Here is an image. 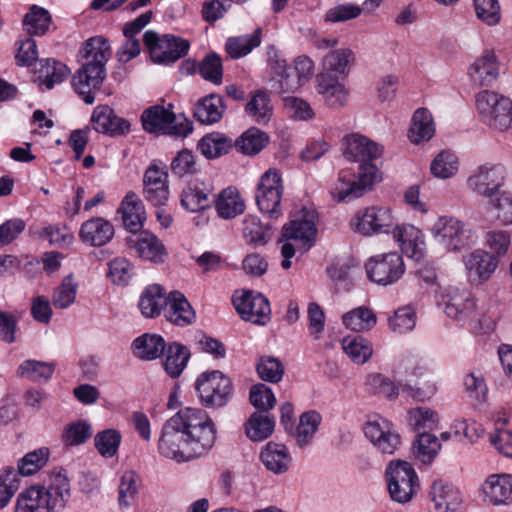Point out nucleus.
Segmentation results:
<instances>
[{"label": "nucleus", "instance_id": "f8f14e48", "mask_svg": "<svg viewBox=\"0 0 512 512\" xmlns=\"http://www.w3.org/2000/svg\"><path fill=\"white\" fill-rule=\"evenodd\" d=\"M432 234L440 244L452 251L466 249L476 241V236L466 224L448 216L438 218L432 227Z\"/></svg>", "mask_w": 512, "mask_h": 512}, {"label": "nucleus", "instance_id": "ddd939ff", "mask_svg": "<svg viewBox=\"0 0 512 512\" xmlns=\"http://www.w3.org/2000/svg\"><path fill=\"white\" fill-rule=\"evenodd\" d=\"M365 270L372 282L387 286L401 279L406 268L401 254L389 252L369 258Z\"/></svg>", "mask_w": 512, "mask_h": 512}, {"label": "nucleus", "instance_id": "de8ad7c7", "mask_svg": "<svg viewBox=\"0 0 512 512\" xmlns=\"http://www.w3.org/2000/svg\"><path fill=\"white\" fill-rule=\"evenodd\" d=\"M321 419L320 413L315 410L306 411L300 416L299 424L292 432L299 446L303 447L311 442Z\"/></svg>", "mask_w": 512, "mask_h": 512}, {"label": "nucleus", "instance_id": "4d7b16f0", "mask_svg": "<svg viewBox=\"0 0 512 512\" xmlns=\"http://www.w3.org/2000/svg\"><path fill=\"white\" fill-rule=\"evenodd\" d=\"M256 371L263 381L278 383L284 375V366L278 358L264 355L258 359Z\"/></svg>", "mask_w": 512, "mask_h": 512}, {"label": "nucleus", "instance_id": "7ed1b4c3", "mask_svg": "<svg viewBox=\"0 0 512 512\" xmlns=\"http://www.w3.org/2000/svg\"><path fill=\"white\" fill-rule=\"evenodd\" d=\"M82 65L72 78L75 92L86 104L95 101L94 91L99 90L106 78V63L111 56L108 39L94 36L87 39L79 51Z\"/></svg>", "mask_w": 512, "mask_h": 512}, {"label": "nucleus", "instance_id": "603ef678", "mask_svg": "<svg viewBox=\"0 0 512 512\" xmlns=\"http://www.w3.org/2000/svg\"><path fill=\"white\" fill-rule=\"evenodd\" d=\"M344 352L357 364L365 363L372 355V347L362 336H346L342 340Z\"/></svg>", "mask_w": 512, "mask_h": 512}, {"label": "nucleus", "instance_id": "6e6552de", "mask_svg": "<svg viewBox=\"0 0 512 512\" xmlns=\"http://www.w3.org/2000/svg\"><path fill=\"white\" fill-rule=\"evenodd\" d=\"M476 109L481 121L498 131L512 127V100L495 91L483 90L476 95Z\"/></svg>", "mask_w": 512, "mask_h": 512}, {"label": "nucleus", "instance_id": "4468645a", "mask_svg": "<svg viewBox=\"0 0 512 512\" xmlns=\"http://www.w3.org/2000/svg\"><path fill=\"white\" fill-rule=\"evenodd\" d=\"M283 185L280 174L277 170H268L260 178L255 199L258 208L262 213L271 218H278L282 215L281 199Z\"/></svg>", "mask_w": 512, "mask_h": 512}, {"label": "nucleus", "instance_id": "c756f323", "mask_svg": "<svg viewBox=\"0 0 512 512\" xmlns=\"http://www.w3.org/2000/svg\"><path fill=\"white\" fill-rule=\"evenodd\" d=\"M431 500L436 510L456 511L463 502L460 490L453 484L442 480L435 481L430 490Z\"/></svg>", "mask_w": 512, "mask_h": 512}, {"label": "nucleus", "instance_id": "6e6d98bb", "mask_svg": "<svg viewBox=\"0 0 512 512\" xmlns=\"http://www.w3.org/2000/svg\"><path fill=\"white\" fill-rule=\"evenodd\" d=\"M438 415L435 411L426 407H418L408 412L409 425L415 432L421 433L433 430L438 425Z\"/></svg>", "mask_w": 512, "mask_h": 512}, {"label": "nucleus", "instance_id": "412c9836", "mask_svg": "<svg viewBox=\"0 0 512 512\" xmlns=\"http://www.w3.org/2000/svg\"><path fill=\"white\" fill-rule=\"evenodd\" d=\"M128 245L134 249L138 257L154 264L165 262L168 252L163 242L149 231H141L128 240Z\"/></svg>", "mask_w": 512, "mask_h": 512}, {"label": "nucleus", "instance_id": "a19ab883", "mask_svg": "<svg viewBox=\"0 0 512 512\" xmlns=\"http://www.w3.org/2000/svg\"><path fill=\"white\" fill-rule=\"evenodd\" d=\"M435 132L431 113L426 108L417 109L412 117L409 138L413 143L429 140Z\"/></svg>", "mask_w": 512, "mask_h": 512}, {"label": "nucleus", "instance_id": "680f3d73", "mask_svg": "<svg viewBox=\"0 0 512 512\" xmlns=\"http://www.w3.org/2000/svg\"><path fill=\"white\" fill-rule=\"evenodd\" d=\"M476 17L488 26H496L501 21L499 0H472Z\"/></svg>", "mask_w": 512, "mask_h": 512}, {"label": "nucleus", "instance_id": "f03ea898", "mask_svg": "<svg viewBox=\"0 0 512 512\" xmlns=\"http://www.w3.org/2000/svg\"><path fill=\"white\" fill-rule=\"evenodd\" d=\"M381 154L382 147L369 138L358 134L347 136L344 156L349 161L359 163L358 176L351 179L341 172L337 184L331 191L333 198L338 202H349L364 195L380 181L379 169L373 162Z\"/></svg>", "mask_w": 512, "mask_h": 512}, {"label": "nucleus", "instance_id": "39448f33", "mask_svg": "<svg viewBox=\"0 0 512 512\" xmlns=\"http://www.w3.org/2000/svg\"><path fill=\"white\" fill-rule=\"evenodd\" d=\"M352 59L353 52L348 48L333 50L323 58V70L316 77L317 91L331 108L342 107L347 102V91L340 79L347 75Z\"/></svg>", "mask_w": 512, "mask_h": 512}, {"label": "nucleus", "instance_id": "052dcab7", "mask_svg": "<svg viewBox=\"0 0 512 512\" xmlns=\"http://www.w3.org/2000/svg\"><path fill=\"white\" fill-rule=\"evenodd\" d=\"M121 443V434L115 429H106L95 435L94 444L99 454L106 458L115 456Z\"/></svg>", "mask_w": 512, "mask_h": 512}, {"label": "nucleus", "instance_id": "0eeeda50", "mask_svg": "<svg viewBox=\"0 0 512 512\" xmlns=\"http://www.w3.org/2000/svg\"><path fill=\"white\" fill-rule=\"evenodd\" d=\"M143 129L148 133L186 137L193 131V123L183 115H176L172 111V104L168 108L153 105L146 108L141 115Z\"/></svg>", "mask_w": 512, "mask_h": 512}, {"label": "nucleus", "instance_id": "ea45409f", "mask_svg": "<svg viewBox=\"0 0 512 512\" xmlns=\"http://www.w3.org/2000/svg\"><path fill=\"white\" fill-rule=\"evenodd\" d=\"M274 417L269 413L253 412L245 423V432L252 441H263L274 431Z\"/></svg>", "mask_w": 512, "mask_h": 512}, {"label": "nucleus", "instance_id": "bf43d9fd", "mask_svg": "<svg viewBox=\"0 0 512 512\" xmlns=\"http://www.w3.org/2000/svg\"><path fill=\"white\" fill-rule=\"evenodd\" d=\"M201 77L215 85H220L223 79V66L220 56L214 52L207 54L198 65Z\"/></svg>", "mask_w": 512, "mask_h": 512}, {"label": "nucleus", "instance_id": "1a4fd4ad", "mask_svg": "<svg viewBox=\"0 0 512 512\" xmlns=\"http://www.w3.org/2000/svg\"><path fill=\"white\" fill-rule=\"evenodd\" d=\"M143 42L150 58L157 64H171L184 57L190 48L188 40L181 37L158 33L148 30L143 35Z\"/></svg>", "mask_w": 512, "mask_h": 512}, {"label": "nucleus", "instance_id": "6ab92c4d", "mask_svg": "<svg viewBox=\"0 0 512 512\" xmlns=\"http://www.w3.org/2000/svg\"><path fill=\"white\" fill-rule=\"evenodd\" d=\"M393 225L394 217L387 207H367L356 215V231L364 236L388 233Z\"/></svg>", "mask_w": 512, "mask_h": 512}, {"label": "nucleus", "instance_id": "58836bf2", "mask_svg": "<svg viewBox=\"0 0 512 512\" xmlns=\"http://www.w3.org/2000/svg\"><path fill=\"white\" fill-rule=\"evenodd\" d=\"M214 202L218 215L224 219L234 218L243 213L245 209L239 192L232 187L224 189Z\"/></svg>", "mask_w": 512, "mask_h": 512}, {"label": "nucleus", "instance_id": "c85d7f7f", "mask_svg": "<svg viewBox=\"0 0 512 512\" xmlns=\"http://www.w3.org/2000/svg\"><path fill=\"white\" fill-rule=\"evenodd\" d=\"M393 233L404 253L417 259L423 256L425 241L420 229L411 224H402L397 225Z\"/></svg>", "mask_w": 512, "mask_h": 512}, {"label": "nucleus", "instance_id": "bb28decb", "mask_svg": "<svg viewBox=\"0 0 512 512\" xmlns=\"http://www.w3.org/2000/svg\"><path fill=\"white\" fill-rule=\"evenodd\" d=\"M214 202L212 189L203 182H190L182 190L181 206L190 212H200L211 207Z\"/></svg>", "mask_w": 512, "mask_h": 512}, {"label": "nucleus", "instance_id": "5fc2aeb1", "mask_svg": "<svg viewBox=\"0 0 512 512\" xmlns=\"http://www.w3.org/2000/svg\"><path fill=\"white\" fill-rule=\"evenodd\" d=\"M441 444L438 438L428 432L418 434L413 444L416 457L423 463H430L438 454Z\"/></svg>", "mask_w": 512, "mask_h": 512}, {"label": "nucleus", "instance_id": "dca6fc26", "mask_svg": "<svg viewBox=\"0 0 512 512\" xmlns=\"http://www.w3.org/2000/svg\"><path fill=\"white\" fill-rule=\"evenodd\" d=\"M232 302L244 321L263 326L271 319L270 303L261 293L251 290L243 291L241 296H234Z\"/></svg>", "mask_w": 512, "mask_h": 512}, {"label": "nucleus", "instance_id": "3c124183", "mask_svg": "<svg viewBox=\"0 0 512 512\" xmlns=\"http://www.w3.org/2000/svg\"><path fill=\"white\" fill-rule=\"evenodd\" d=\"M54 370V363L36 360H26L18 368V372L22 377L34 382L48 381L52 377Z\"/></svg>", "mask_w": 512, "mask_h": 512}, {"label": "nucleus", "instance_id": "e433bc0d", "mask_svg": "<svg viewBox=\"0 0 512 512\" xmlns=\"http://www.w3.org/2000/svg\"><path fill=\"white\" fill-rule=\"evenodd\" d=\"M134 355L142 360H154L159 358L166 349V343L158 334H143L132 343Z\"/></svg>", "mask_w": 512, "mask_h": 512}, {"label": "nucleus", "instance_id": "864d4df0", "mask_svg": "<svg viewBox=\"0 0 512 512\" xmlns=\"http://www.w3.org/2000/svg\"><path fill=\"white\" fill-rule=\"evenodd\" d=\"M49 455V449L46 447L27 453L18 461L17 477L30 476L39 471L47 463Z\"/></svg>", "mask_w": 512, "mask_h": 512}, {"label": "nucleus", "instance_id": "a18cd8bd", "mask_svg": "<svg viewBox=\"0 0 512 512\" xmlns=\"http://www.w3.org/2000/svg\"><path fill=\"white\" fill-rule=\"evenodd\" d=\"M189 358L190 352L186 346L179 343L168 345L163 363L166 373L172 378L178 377L186 367Z\"/></svg>", "mask_w": 512, "mask_h": 512}, {"label": "nucleus", "instance_id": "a211bd4d", "mask_svg": "<svg viewBox=\"0 0 512 512\" xmlns=\"http://www.w3.org/2000/svg\"><path fill=\"white\" fill-rule=\"evenodd\" d=\"M316 213L313 209L303 207L299 214L282 229V238L286 240H299L305 250H308L315 241L317 228L315 224Z\"/></svg>", "mask_w": 512, "mask_h": 512}, {"label": "nucleus", "instance_id": "aec40b11", "mask_svg": "<svg viewBox=\"0 0 512 512\" xmlns=\"http://www.w3.org/2000/svg\"><path fill=\"white\" fill-rule=\"evenodd\" d=\"M143 196L155 207L164 206L169 199L168 174L152 163L143 176Z\"/></svg>", "mask_w": 512, "mask_h": 512}, {"label": "nucleus", "instance_id": "473e14b6", "mask_svg": "<svg viewBox=\"0 0 512 512\" xmlns=\"http://www.w3.org/2000/svg\"><path fill=\"white\" fill-rule=\"evenodd\" d=\"M260 460L267 470L275 473H285L290 466L291 457L285 445L268 442L260 452Z\"/></svg>", "mask_w": 512, "mask_h": 512}, {"label": "nucleus", "instance_id": "09e8293b", "mask_svg": "<svg viewBox=\"0 0 512 512\" xmlns=\"http://www.w3.org/2000/svg\"><path fill=\"white\" fill-rule=\"evenodd\" d=\"M342 322L345 327L356 332H362L373 328L376 325L377 318L371 309L361 306L345 313L342 316Z\"/></svg>", "mask_w": 512, "mask_h": 512}, {"label": "nucleus", "instance_id": "5701e85b", "mask_svg": "<svg viewBox=\"0 0 512 512\" xmlns=\"http://www.w3.org/2000/svg\"><path fill=\"white\" fill-rule=\"evenodd\" d=\"M484 501L494 506L512 503V475L492 474L482 485Z\"/></svg>", "mask_w": 512, "mask_h": 512}, {"label": "nucleus", "instance_id": "2eb2a0df", "mask_svg": "<svg viewBox=\"0 0 512 512\" xmlns=\"http://www.w3.org/2000/svg\"><path fill=\"white\" fill-rule=\"evenodd\" d=\"M506 180V169L501 164H484L468 177L467 186L478 195L492 199L499 194Z\"/></svg>", "mask_w": 512, "mask_h": 512}, {"label": "nucleus", "instance_id": "cd10ccee", "mask_svg": "<svg viewBox=\"0 0 512 512\" xmlns=\"http://www.w3.org/2000/svg\"><path fill=\"white\" fill-rule=\"evenodd\" d=\"M225 110L223 97L211 93L198 99L193 108V117L201 124L212 125L222 119Z\"/></svg>", "mask_w": 512, "mask_h": 512}, {"label": "nucleus", "instance_id": "37998d69", "mask_svg": "<svg viewBox=\"0 0 512 512\" xmlns=\"http://www.w3.org/2000/svg\"><path fill=\"white\" fill-rule=\"evenodd\" d=\"M262 29L257 28L251 35H243L228 38L225 49L233 59L248 55L254 48L261 44Z\"/></svg>", "mask_w": 512, "mask_h": 512}, {"label": "nucleus", "instance_id": "69168bd1", "mask_svg": "<svg viewBox=\"0 0 512 512\" xmlns=\"http://www.w3.org/2000/svg\"><path fill=\"white\" fill-rule=\"evenodd\" d=\"M19 480L17 478L16 469L6 467L0 475V509L8 505L11 498L18 490Z\"/></svg>", "mask_w": 512, "mask_h": 512}, {"label": "nucleus", "instance_id": "9d476101", "mask_svg": "<svg viewBox=\"0 0 512 512\" xmlns=\"http://www.w3.org/2000/svg\"><path fill=\"white\" fill-rule=\"evenodd\" d=\"M195 389L206 407L225 406L232 397L231 379L219 370L202 373L196 380Z\"/></svg>", "mask_w": 512, "mask_h": 512}, {"label": "nucleus", "instance_id": "0e129e2a", "mask_svg": "<svg viewBox=\"0 0 512 512\" xmlns=\"http://www.w3.org/2000/svg\"><path fill=\"white\" fill-rule=\"evenodd\" d=\"M430 170L438 178L446 179L453 176L458 170L457 156L449 151H441L432 161Z\"/></svg>", "mask_w": 512, "mask_h": 512}, {"label": "nucleus", "instance_id": "423d86ee", "mask_svg": "<svg viewBox=\"0 0 512 512\" xmlns=\"http://www.w3.org/2000/svg\"><path fill=\"white\" fill-rule=\"evenodd\" d=\"M267 57L272 87L281 94L295 92L313 74L314 63L307 56H298L294 60V66L288 67L280 51L275 46H269L267 48Z\"/></svg>", "mask_w": 512, "mask_h": 512}, {"label": "nucleus", "instance_id": "338daca9", "mask_svg": "<svg viewBox=\"0 0 512 512\" xmlns=\"http://www.w3.org/2000/svg\"><path fill=\"white\" fill-rule=\"evenodd\" d=\"M170 168L177 177L195 174L197 172V164L193 152L189 149L179 151L172 159Z\"/></svg>", "mask_w": 512, "mask_h": 512}, {"label": "nucleus", "instance_id": "13d9d810", "mask_svg": "<svg viewBox=\"0 0 512 512\" xmlns=\"http://www.w3.org/2000/svg\"><path fill=\"white\" fill-rule=\"evenodd\" d=\"M139 476L134 471H126L120 479L118 503L121 508L131 506L138 493Z\"/></svg>", "mask_w": 512, "mask_h": 512}, {"label": "nucleus", "instance_id": "4be33fe9", "mask_svg": "<svg viewBox=\"0 0 512 512\" xmlns=\"http://www.w3.org/2000/svg\"><path fill=\"white\" fill-rule=\"evenodd\" d=\"M91 121L93 128L109 136H123L130 132V122L116 115L108 105H98L94 108Z\"/></svg>", "mask_w": 512, "mask_h": 512}, {"label": "nucleus", "instance_id": "c03bdc74", "mask_svg": "<svg viewBox=\"0 0 512 512\" xmlns=\"http://www.w3.org/2000/svg\"><path fill=\"white\" fill-rule=\"evenodd\" d=\"M37 73L40 84H44L47 89H52L65 80L70 70L62 62L46 59L40 62Z\"/></svg>", "mask_w": 512, "mask_h": 512}, {"label": "nucleus", "instance_id": "2f4dec72", "mask_svg": "<svg viewBox=\"0 0 512 512\" xmlns=\"http://www.w3.org/2000/svg\"><path fill=\"white\" fill-rule=\"evenodd\" d=\"M121 214L124 227L131 233H137L145 220L144 207L134 192H129L121 202L118 209Z\"/></svg>", "mask_w": 512, "mask_h": 512}, {"label": "nucleus", "instance_id": "f257e3e1", "mask_svg": "<svg viewBox=\"0 0 512 512\" xmlns=\"http://www.w3.org/2000/svg\"><path fill=\"white\" fill-rule=\"evenodd\" d=\"M215 441L216 427L209 415L186 407L165 422L158 449L166 458L187 462L206 454Z\"/></svg>", "mask_w": 512, "mask_h": 512}, {"label": "nucleus", "instance_id": "393cba45", "mask_svg": "<svg viewBox=\"0 0 512 512\" xmlns=\"http://www.w3.org/2000/svg\"><path fill=\"white\" fill-rule=\"evenodd\" d=\"M164 317L176 326L185 327L196 320V313L184 294L175 290L168 295Z\"/></svg>", "mask_w": 512, "mask_h": 512}, {"label": "nucleus", "instance_id": "72a5a7b5", "mask_svg": "<svg viewBox=\"0 0 512 512\" xmlns=\"http://www.w3.org/2000/svg\"><path fill=\"white\" fill-rule=\"evenodd\" d=\"M497 265L498 260L494 255L480 249L472 252L465 260L469 276L480 281L489 279Z\"/></svg>", "mask_w": 512, "mask_h": 512}, {"label": "nucleus", "instance_id": "774afa93", "mask_svg": "<svg viewBox=\"0 0 512 512\" xmlns=\"http://www.w3.org/2000/svg\"><path fill=\"white\" fill-rule=\"evenodd\" d=\"M416 324L415 311L410 307H402L395 311L389 318L390 328L397 333H406L411 331Z\"/></svg>", "mask_w": 512, "mask_h": 512}, {"label": "nucleus", "instance_id": "8fccbe9b", "mask_svg": "<svg viewBox=\"0 0 512 512\" xmlns=\"http://www.w3.org/2000/svg\"><path fill=\"white\" fill-rule=\"evenodd\" d=\"M243 237L248 244L264 246L271 238L270 228L256 216H248L243 222Z\"/></svg>", "mask_w": 512, "mask_h": 512}, {"label": "nucleus", "instance_id": "f704fd0d", "mask_svg": "<svg viewBox=\"0 0 512 512\" xmlns=\"http://www.w3.org/2000/svg\"><path fill=\"white\" fill-rule=\"evenodd\" d=\"M168 296L165 295V290L158 284L148 286L141 294L139 300V308L141 313L146 318H155L164 312Z\"/></svg>", "mask_w": 512, "mask_h": 512}, {"label": "nucleus", "instance_id": "7c9ffc66", "mask_svg": "<svg viewBox=\"0 0 512 512\" xmlns=\"http://www.w3.org/2000/svg\"><path fill=\"white\" fill-rule=\"evenodd\" d=\"M472 81L479 86H491L499 76L496 56L486 51L469 68Z\"/></svg>", "mask_w": 512, "mask_h": 512}, {"label": "nucleus", "instance_id": "e2e57ef3", "mask_svg": "<svg viewBox=\"0 0 512 512\" xmlns=\"http://www.w3.org/2000/svg\"><path fill=\"white\" fill-rule=\"evenodd\" d=\"M251 404L257 409L256 412L269 413L274 408L276 397L270 387L265 384L258 383L251 387L249 393Z\"/></svg>", "mask_w": 512, "mask_h": 512}, {"label": "nucleus", "instance_id": "f3484780", "mask_svg": "<svg viewBox=\"0 0 512 512\" xmlns=\"http://www.w3.org/2000/svg\"><path fill=\"white\" fill-rule=\"evenodd\" d=\"M364 433L383 454H393L401 444V437L393 430L392 424L380 416H375L366 422Z\"/></svg>", "mask_w": 512, "mask_h": 512}, {"label": "nucleus", "instance_id": "79ce46f5", "mask_svg": "<svg viewBox=\"0 0 512 512\" xmlns=\"http://www.w3.org/2000/svg\"><path fill=\"white\" fill-rule=\"evenodd\" d=\"M197 148L207 159H215L229 152L232 140L222 133L213 132L203 136Z\"/></svg>", "mask_w": 512, "mask_h": 512}, {"label": "nucleus", "instance_id": "a878e982", "mask_svg": "<svg viewBox=\"0 0 512 512\" xmlns=\"http://www.w3.org/2000/svg\"><path fill=\"white\" fill-rule=\"evenodd\" d=\"M114 237V227L102 217H93L82 223L79 230L80 240L93 247H101Z\"/></svg>", "mask_w": 512, "mask_h": 512}, {"label": "nucleus", "instance_id": "4c0bfd02", "mask_svg": "<svg viewBox=\"0 0 512 512\" xmlns=\"http://www.w3.org/2000/svg\"><path fill=\"white\" fill-rule=\"evenodd\" d=\"M269 142L270 137L266 132L251 127L236 139L235 148L244 155L254 156L262 151Z\"/></svg>", "mask_w": 512, "mask_h": 512}, {"label": "nucleus", "instance_id": "9b49d317", "mask_svg": "<svg viewBox=\"0 0 512 512\" xmlns=\"http://www.w3.org/2000/svg\"><path fill=\"white\" fill-rule=\"evenodd\" d=\"M386 478L389 494L398 503L409 502L419 487L414 468L403 460H394L388 464Z\"/></svg>", "mask_w": 512, "mask_h": 512}, {"label": "nucleus", "instance_id": "b1692460", "mask_svg": "<svg viewBox=\"0 0 512 512\" xmlns=\"http://www.w3.org/2000/svg\"><path fill=\"white\" fill-rule=\"evenodd\" d=\"M442 301L446 315L456 320L466 319L476 308L475 300L469 291L454 287L447 290Z\"/></svg>", "mask_w": 512, "mask_h": 512}, {"label": "nucleus", "instance_id": "c9c22d12", "mask_svg": "<svg viewBox=\"0 0 512 512\" xmlns=\"http://www.w3.org/2000/svg\"><path fill=\"white\" fill-rule=\"evenodd\" d=\"M245 112L255 123H268L273 114L269 93L261 89L252 92L245 105Z\"/></svg>", "mask_w": 512, "mask_h": 512}, {"label": "nucleus", "instance_id": "49530a36", "mask_svg": "<svg viewBox=\"0 0 512 512\" xmlns=\"http://www.w3.org/2000/svg\"><path fill=\"white\" fill-rule=\"evenodd\" d=\"M52 22L48 10L43 7L32 5L29 12L23 18V26L29 35H44Z\"/></svg>", "mask_w": 512, "mask_h": 512}, {"label": "nucleus", "instance_id": "20e7f679", "mask_svg": "<svg viewBox=\"0 0 512 512\" xmlns=\"http://www.w3.org/2000/svg\"><path fill=\"white\" fill-rule=\"evenodd\" d=\"M70 496V484L61 471L53 472L48 487L33 485L22 491L14 512H51L63 508Z\"/></svg>", "mask_w": 512, "mask_h": 512}]
</instances>
